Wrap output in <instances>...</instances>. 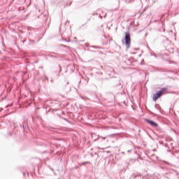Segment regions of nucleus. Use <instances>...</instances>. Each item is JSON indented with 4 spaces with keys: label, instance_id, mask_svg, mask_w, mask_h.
I'll return each mask as SVG.
<instances>
[{
    "label": "nucleus",
    "instance_id": "nucleus-1",
    "mask_svg": "<svg viewBox=\"0 0 179 179\" xmlns=\"http://www.w3.org/2000/svg\"><path fill=\"white\" fill-rule=\"evenodd\" d=\"M166 88H164L162 90H160L159 92L154 94L152 96V100L154 101H156L157 100V99H159V97H162V96H163V94H164V93H166Z\"/></svg>",
    "mask_w": 179,
    "mask_h": 179
},
{
    "label": "nucleus",
    "instance_id": "nucleus-3",
    "mask_svg": "<svg viewBox=\"0 0 179 179\" xmlns=\"http://www.w3.org/2000/svg\"><path fill=\"white\" fill-rule=\"evenodd\" d=\"M147 122L150 125H152V127H158V124L152 120H147Z\"/></svg>",
    "mask_w": 179,
    "mask_h": 179
},
{
    "label": "nucleus",
    "instance_id": "nucleus-4",
    "mask_svg": "<svg viewBox=\"0 0 179 179\" xmlns=\"http://www.w3.org/2000/svg\"><path fill=\"white\" fill-rule=\"evenodd\" d=\"M85 163H89V162H85Z\"/></svg>",
    "mask_w": 179,
    "mask_h": 179
},
{
    "label": "nucleus",
    "instance_id": "nucleus-2",
    "mask_svg": "<svg viewBox=\"0 0 179 179\" xmlns=\"http://www.w3.org/2000/svg\"><path fill=\"white\" fill-rule=\"evenodd\" d=\"M124 40H125V44L127 48H129V47L131 45V35L129 34V32L125 33Z\"/></svg>",
    "mask_w": 179,
    "mask_h": 179
}]
</instances>
